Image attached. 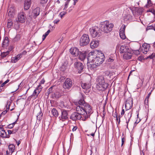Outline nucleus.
Segmentation results:
<instances>
[{
	"label": "nucleus",
	"instance_id": "nucleus-1",
	"mask_svg": "<svg viewBox=\"0 0 155 155\" xmlns=\"http://www.w3.org/2000/svg\"><path fill=\"white\" fill-rule=\"evenodd\" d=\"M78 103V105L76 107V110L79 113L82 114L84 116V119L86 120L89 117L90 114L92 113V107L91 106L85 102L83 99L80 100Z\"/></svg>",
	"mask_w": 155,
	"mask_h": 155
},
{
	"label": "nucleus",
	"instance_id": "nucleus-2",
	"mask_svg": "<svg viewBox=\"0 0 155 155\" xmlns=\"http://www.w3.org/2000/svg\"><path fill=\"white\" fill-rule=\"evenodd\" d=\"M113 27V24L110 23L109 21L107 20L101 22L99 24V27L101 31L106 33L111 32Z\"/></svg>",
	"mask_w": 155,
	"mask_h": 155
},
{
	"label": "nucleus",
	"instance_id": "nucleus-3",
	"mask_svg": "<svg viewBox=\"0 0 155 155\" xmlns=\"http://www.w3.org/2000/svg\"><path fill=\"white\" fill-rule=\"evenodd\" d=\"M91 35L93 38H98L101 35V31L100 27L95 26L90 29Z\"/></svg>",
	"mask_w": 155,
	"mask_h": 155
},
{
	"label": "nucleus",
	"instance_id": "nucleus-4",
	"mask_svg": "<svg viewBox=\"0 0 155 155\" xmlns=\"http://www.w3.org/2000/svg\"><path fill=\"white\" fill-rule=\"evenodd\" d=\"M77 112H74L71 114L70 117V119L74 120L76 121L77 120H82L85 121L86 120L84 119V116L80 113H79L78 111H76Z\"/></svg>",
	"mask_w": 155,
	"mask_h": 155
},
{
	"label": "nucleus",
	"instance_id": "nucleus-5",
	"mask_svg": "<svg viewBox=\"0 0 155 155\" xmlns=\"http://www.w3.org/2000/svg\"><path fill=\"white\" fill-rule=\"evenodd\" d=\"M90 39L87 34H84L80 40V44L81 46H83L87 45L89 42Z\"/></svg>",
	"mask_w": 155,
	"mask_h": 155
},
{
	"label": "nucleus",
	"instance_id": "nucleus-6",
	"mask_svg": "<svg viewBox=\"0 0 155 155\" xmlns=\"http://www.w3.org/2000/svg\"><path fill=\"white\" fill-rule=\"evenodd\" d=\"M97 53L96 54L95 52H90L88 54V56H87V60L88 61L90 62L91 61V57L95 56V57H98L100 58L101 56L103 58H105L104 54L102 52L98 50L97 51Z\"/></svg>",
	"mask_w": 155,
	"mask_h": 155
},
{
	"label": "nucleus",
	"instance_id": "nucleus-7",
	"mask_svg": "<svg viewBox=\"0 0 155 155\" xmlns=\"http://www.w3.org/2000/svg\"><path fill=\"white\" fill-rule=\"evenodd\" d=\"M68 110L65 109H61V115L59 117V121L61 122H63L67 120L68 118Z\"/></svg>",
	"mask_w": 155,
	"mask_h": 155
},
{
	"label": "nucleus",
	"instance_id": "nucleus-8",
	"mask_svg": "<svg viewBox=\"0 0 155 155\" xmlns=\"http://www.w3.org/2000/svg\"><path fill=\"white\" fill-rule=\"evenodd\" d=\"M98 57H95L94 56L91 58V61H93L96 64H97V66H99L102 64L105 59V58L102 57L101 56L100 58Z\"/></svg>",
	"mask_w": 155,
	"mask_h": 155
},
{
	"label": "nucleus",
	"instance_id": "nucleus-9",
	"mask_svg": "<svg viewBox=\"0 0 155 155\" xmlns=\"http://www.w3.org/2000/svg\"><path fill=\"white\" fill-rule=\"evenodd\" d=\"M74 67L75 69L80 74L84 71V65L80 62H76L74 64Z\"/></svg>",
	"mask_w": 155,
	"mask_h": 155
},
{
	"label": "nucleus",
	"instance_id": "nucleus-10",
	"mask_svg": "<svg viewBox=\"0 0 155 155\" xmlns=\"http://www.w3.org/2000/svg\"><path fill=\"white\" fill-rule=\"evenodd\" d=\"M97 84L98 86H101V87H108V83H105V81L103 77L101 76L98 78L97 80Z\"/></svg>",
	"mask_w": 155,
	"mask_h": 155
},
{
	"label": "nucleus",
	"instance_id": "nucleus-11",
	"mask_svg": "<svg viewBox=\"0 0 155 155\" xmlns=\"http://www.w3.org/2000/svg\"><path fill=\"white\" fill-rule=\"evenodd\" d=\"M133 106V100L131 97H128L126 100L125 104V107L126 110H128L130 109Z\"/></svg>",
	"mask_w": 155,
	"mask_h": 155
},
{
	"label": "nucleus",
	"instance_id": "nucleus-12",
	"mask_svg": "<svg viewBox=\"0 0 155 155\" xmlns=\"http://www.w3.org/2000/svg\"><path fill=\"white\" fill-rule=\"evenodd\" d=\"M16 10L15 7L11 6L8 10V15L11 18H13L16 14Z\"/></svg>",
	"mask_w": 155,
	"mask_h": 155
},
{
	"label": "nucleus",
	"instance_id": "nucleus-13",
	"mask_svg": "<svg viewBox=\"0 0 155 155\" xmlns=\"http://www.w3.org/2000/svg\"><path fill=\"white\" fill-rule=\"evenodd\" d=\"M18 21L21 23H24L25 21L26 17L25 14L23 12H21L18 15Z\"/></svg>",
	"mask_w": 155,
	"mask_h": 155
},
{
	"label": "nucleus",
	"instance_id": "nucleus-14",
	"mask_svg": "<svg viewBox=\"0 0 155 155\" xmlns=\"http://www.w3.org/2000/svg\"><path fill=\"white\" fill-rule=\"evenodd\" d=\"M88 52L86 51H80V53L78 56H79V59L81 61H83L88 56Z\"/></svg>",
	"mask_w": 155,
	"mask_h": 155
},
{
	"label": "nucleus",
	"instance_id": "nucleus-15",
	"mask_svg": "<svg viewBox=\"0 0 155 155\" xmlns=\"http://www.w3.org/2000/svg\"><path fill=\"white\" fill-rule=\"evenodd\" d=\"M70 53L74 56L76 57L78 56L80 51L79 49L76 47H72L70 49Z\"/></svg>",
	"mask_w": 155,
	"mask_h": 155
},
{
	"label": "nucleus",
	"instance_id": "nucleus-16",
	"mask_svg": "<svg viewBox=\"0 0 155 155\" xmlns=\"http://www.w3.org/2000/svg\"><path fill=\"white\" fill-rule=\"evenodd\" d=\"M40 12V8L38 7H37L32 10V15L33 17L35 18L37 17L39 15Z\"/></svg>",
	"mask_w": 155,
	"mask_h": 155
},
{
	"label": "nucleus",
	"instance_id": "nucleus-17",
	"mask_svg": "<svg viewBox=\"0 0 155 155\" xmlns=\"http://www.w3.org/2000/svg\"><path fill=\"white\" fill-rule=\"evenodd\" d=\"M132 51L130 49L127 52L124 54L123 58L126 60H129L132 57Z\"/></svg>",
	"mask_w": 155,
	"mask_h": 155
},
{
	"label": "nucleus",
	"instance_id": "nucleus-18",
	"mask_svg": "<svg viewBox=\"0 0 155 155\" xmlns=\"http://www.w3.org/2000/svg\"><path fill=\"white\" fill-rule=\"evenodd\" d=\"M9 54L8 51L4 52H1V54L0 55V60H1V63H2L3 62L4 63L9 62V61H2V60L3 58L6 57Z\"/></svg>",
	"mask_w": 155,
	"mask_h": 155
},
{
	"label": "nucleus",
	"instance_id": "nucleus-19",
	"mask_svg": "<svg viewBox=\"0 0 155 155\" xmlns=\"http://www.w3.org/2000/svg\"><path fill=\"white\" fill-rule=\"evenodd\" d=\"M130 49L129 47L125 45H121L120 46V53H124L127 52Z\"/></svg>",
	"mask_w": 155,
	"mask_h": 155
},
{
	"label": "nucleus",
	"instance_id": "nucleus-20",
	"mask_svg": "<svg viewBox=\"0 0 155 155\" xmlns=\"http://www.w3.org/2000/svg\"><path fill=\"white\" fill-rule=\"evenodd\" d=\"M31 4V0H25L24 8L25 10H28L30 7Z\"/></svg>",
	"mask_w": 155,
	"mask_h": 155
},
{
	"label": "nucleus",
	"instance_id": "nucleus-21",
	"mask_svg": "<svg viewBox=\"0 0 155 155\" xmlns=\"http://www.w3.org/2000/svg\"><path fill=\"white\" fill-rule=\"evenodd\" d=\"M8 147V150H7L6 151L7 155H10V153H12L14 152L15 149V146L14 145L11 144L9 145Z\"/></svg>",
	"mask_w": 155,
	"mask_h": 155
},
{
	"label": "nucleus",
	"instance_id": "nucleus-22",
	"mask_svg": "<svg viewBox=\"0 0 155 155\" xmlns=\"http://www.w3.org/2000/svg\"><path fill=\"white\" fill-rule=\"evenodd\" d=\"M64 85L66 87H71L72 86V82L71 79L67 78L64 82Z\"/></svg>",
	"mask_w": 155,
	"mask_h": 155
},
{
	"label": "nucleus",
	"instance_id": "nucleus-23",
	"mask_svg": "<svg viewBox=\"0 0 155 155\" xmlns=\"http://www.w3.org/2000/svg\"><path fill=\"white\" fill-rule=\"evenodd\" d=\"M99 45V41L98 40H94L91 41L90 44L91 47L92 48L94 49L95 48H97Z\"/></svg>",
	"mask_w": 155,
	"mask_h": 155
},
{
	"label": "nucleus",
	"instance_id": "nucleus-24",
	"mask_svg": "<svg viewBox=\"0 0 155 155\" xmlns=\"http://www.w3.org/2000/svg\"><path fill=\"white\" fill-rule=\"evenodd\" d=\"M132 112L130 111L128 112L127 114L125 115V117L126 120V123L127 124V127H128V124L130 120V117H131Z\"/></svg>",
	"mask_w": 155,
	"mask_h": 155
},
{
	"label": "nucleus",
	"instance_id": "nucleus-25",
	"mask_svg": "<svg viewBox=\"0 0 155 155\" xmlns=\"http://www.w3.org/2000/svg\"><path fill=\"white\" fill-rule=\"evenodd\" d=\"M9 41L8 38V37H5L4 40L2 44V47H5V46L7 47L9 44Z\"/></svg>",
	"mask_w": 155,
	"mask_h": 155
},
{
	"label": "nucleus",
	"instance_id": "nucleus-26",
	"mask_svg": "<svg viewBox=\"0 0 155 155\" xmlns=\"http://www.w3.org/2000/svg\"><path fill=\"white\" fill-rule=\"evenodd\" d=\"M147 43H144L142 45V51L144 54H147L148 51L149 50V48L147 47Z\"/></svg>",
	"mask_w": 155,
	"mask_h": 155
},
{
	"label": "nucleus",
	"instance_id": "nucleus-27",
	"mask_svg": "<svg viewBox=\"0 0 155 155\" xmlns=\"http://www.w3.org/2000/svg\"><path fill=\"white\" fill-rule=\"evenodd\" d=\"M41 88H36L32 95V96L37 97L41 90Z\"/></svg>",
	"mask_w": 155,
	"mask_h": 155
},
{
	"label": "nucleus",
	"instance_id": "nucleus-28",
	"mask_svg": "<svg viewBox=\"0 0 155 155\" xmlns=\"http://www.w3.org/2000/svg\"><path fill=\"white\" fill-rule=\"evenodd\" d=\"M21 36L19 34H17L16 36L12 39V42L15 43L18 42L20 39Z\"/></svg>",
	"mask_w": 155,
	"mask_h": 155
},
{
	"label": "nucleus",
	"instance_id": "nucleus-29",
	"mask_svg": "<svg viewBox=\"0 0 155 155\" xmlns=\"http://www.w3.org/2000/svg\"><path fill=\"white\" fill-rule=\"evenodd\" d=\"M51 113L55 117H57L59 113L57 110L55 108H53L51 110Z\"/></svg>",
	"mask_w": 155,
	"mask_h": 155
},
{
	"label": "nucleus",
	"instance_id": "nucleus-30",
	"mask_svg": "<svg viewBox=\"0 0 155 155\" xmlns=\"http://www.w3.org/2000/svg\"><path fill=\"white\" fill-rule=\"evenodd\" d=\"M13 25V22L12 21V20L9 18L8 19L7 27L8 28H11L12 26Z\"/></svg>",
	"mask_w": 155,
	"mask_h": 155
},
{
	"label": "nucleus",
	"instance_id": "nucleus-31",
	"mask_svg": "<svg viewBox=\"0 0 155 155\" xmlns=\"http://www.w3.org/2000/svg\"><path fill=\"white\" fill-rule=\"evenodd\" d=\"M137 12V15H141L144 9L143 7H136Z\"/></svg>",
	"mask_w": 155,
	"mask_h": 155
},
{
	"label": "nucleus",
	"instance_id": "nucleus-32",
	"mask_svg": "<svg viewBox=\"0 0 155 155\" xmlns=\"http://www.w3.org/2000/svg\"><path fill=\"white\" fill-rule=\"evenodd\" d=\"M132 18V16L128 14H125L124 17V19L126 21L131 20Z\"/></svg>",
	"mask_w": 155,
	"mask_h": 155
},
{
	"label": "nucleus",
	"instance_id": "nucleus-33",
	"mask_svg": "<svg viewBox=\"0 0 155 155\" xmlns=\"http://www.w3.org/2000/svg\"><path fill=\"white\" fill-rule=\"evenodd\" d=\"M67 66L65 63L63 64L61 66L60 68V70L62 71H64L67 68Z\"/></svg>",
	"mask_w": 155,
	"mask_h": 155
},
{
	"label": "nucleus",
	"instance_id": "nucleus-34",
	"mask_svg": "<svg viewBox=\"0 0 155 155\" xmlns=\"http://www.w3.org/2000/svg\"><path fill=\"white\" fill-rule=\"evenodd\" d=\"M148 58L153 59V60L154 58L155 59V53L153 52L151 54L149 55L145 58V59H146V60Z\"/></svg>",
	"mask_w": 155,
	"mask_h": 155
},
{
	"label": "nucleus",
	"instance_id": "nucleus-35",
	"mask_svg": "<svg viewBox=\"0 0 155 155\" xmlns=\"http://www.w3.org/2000/svg\"><path fill=\"white\" fill-rule=\"evenodd\" d=\"M147 3L145 6L146 8H148L151 6L153 5V3L151 0H147Z\"/></svg>",
	"mask_w": 155,
	"mask_h": 155
},
{
	"label": "nucleus",
	"instance_id": "nucleus-36",
	"mask_svg": "<svg viewBox=\"0 0 155 155\" xmlns=\"http://www.w3.org/2000/svg\"><path fill=\"white\" fill-rule=\"evenodd\" d=\"M12 102L10 101H7L6 104V110H8L10 109V106L12 104Z\"/></svg>",
	"mask_w": 155,
	"mask_h": 155
},
{
	"label": "nucleus",
	"instance_id": "nucleus-37",
	"mask_svg": "<svg viewBox=\"0 0 155 155\" xmlns=\"http://www.w3.org/2000/svg\"><path fill=\"white\" fill-rule=\"evenodd\" d=\"M50 30L49 29L46 32H45L44 34L42 36L43 41H44L46 37L50 33Z\"/></svg>",
	"mask_w": 155,
	"mask_h": 155
},
{
	"label": "nucleus",
	"instance_id": "nucleus-38",
	"mask_svg": "<svg viewBox=\"0 0 155 155\" xmlns=\"http://www.w3.org/2000/svg\"><path fill=\"white\" fill-rule=\"evenodd\" d=\"M18 60V59L17 58V56H16L13 57H12L11 58V62L15 63Z\"/></svg>",
	"mask_w": 155,
	"mask_h": 155
},
{
	"label": "nucleus",
	"instance_id": "nucleus-39",
	"mask_svg": "<svg viewBox=\"0 0 155 155\" xmlns=\"http://www.w3.org/2000/svg\"><path fill=\"white\" fill-rule=\"evenodd\" d=\"M81 87H90V84L89 83L87 84L86 83H83L81 81Z\"/></svg>",
	"mask_w": 155,
	"mask_h": 155
},
{
	"label": "nucleus",
	"instance_id": "nucleus-40",
	"mask_svg": "<svg viewBox=\"0 0 155 155\" xmlns=\"http://www.w3.org/2000/svg\"><path fill=\"white\" fill-rule=\"evenodd\" d=\"M7 135L6 132L4 130L1 132V134H0V136L3 137H6Z\"/></svg>",
	"mask_w": 155,
	"mask_h": 155
},
{
	"label": "nucleus",
	"instance_id": "nucleus-41",
	"mask_svg": "<svg viewBox=\"0 0 155 155\" xmlns=\"http://www.w3.org/2000/svg\"><path fill=\"white\" fill-rule=\"evenodd\" d=\"M120 35L121 38L122 39H124L126 38V37L124 34V32L120 31Z\"/></svg>",
	"mask_w": 155,
	"mask_h": 155
},
{
	"label": "nucleus",
	"instance_id": "nucleus-42",
	"mask_svg": "<svg viewBox=\"0 0 155 155\" xmlns=\"http://www.w3.org/2000/svg\"><path fill=\"white\" fill-rule=\"evenodd\" d=\"M131 10L133 15H137V12L136 11V7L133 8Z\"/></svg>",
	"mask_w": 155,
	"mask_h": 155
},
{
	"label": "nucleus",
	"instance_id": "nucleus-43",
	"mask_svg": "<svg viewBox=\"0 0 155 155\" xmlns=\"http://www.w3.org/2000/svg\"><path fill=\"white\" fill-rule=\"evenodd\" d=\"M147 12H150L152 13L154 15V17H155V10L154 9L152 8L150 9L147 11Z\"/></svg>",
	"mask_w": 155,
	"mask_h": 155
},
{
	"label": "nucleus",
	"instance_id": "nucleus-44",
	"mask_svg": "<svg viewBox=\"0 0 155 155\" xmlns=\"http://www.w3.org/2000/svg\"><path fill=\"white\" fill-rule=\"evenodd\" d=\"M137 59L141 61H144L145 60H146V59H145V58H144V56L142 55H141L139 56L138 58Z\"/></svg>",
	"mask_w": 155,
	"mask_h": 155
},
{
	"label": "nucleus",
	"instance_id": "nucleus-45",
	"mask_svg": "<svg viewBox=\"0 0 155 155\" xmlns=\"http://www.w3.org/2000/svg\"><path fill=\"white\" fill-rule=\"evenodd\" d=\"M133 53L135 55H138L140 54V51L139 50H133Z\"/></svg>",
	"mask_w": 155,
	"mask_h": 155
},
{
	"label": "nucleus",
	"instance_id": "nucleus-46",
	"mask_svg": "<svg viewBox=\"0 0 155 155\" xmlns=\"http://www.w3.org/2000/svg\"><path fill=\"white\" fill-rule=\"evenodd\" d=\"M9 80L7 79L5 81L4 83H2L0 86V87H3L6 84L9 82Z\"/></svg>",
	"mask_w": 155,
	"mask_h": 155
},
{
	"label": "nucleus",
	"instance_id": "nucleus-47",
	"mask_svg": "<svg viewBox=\"0 0 155 155\" xmlns=\"http://www.w3.org/2000/svg\"><path fill=\"white\" fill-rule=\"evenodd\" d=\"M153 28H154L153 25H149L147 26L146 28V30L147 31L149 30H153Z\"/></svg>",
	"mask_w": 155,
	"mask_h": 155
},
{
	"label": "nucleus",
	"instance_id": "nucleus-48",
	"mask_svg": "<svg viewBox=\"0 0 155 155\" xmlns=\"http://www.w3.org/2000/svg\"><path fill=\"white\" fill-rule=\"evenodd\" d=\"M14 48V47L12 45H10L8 48V50L6 51H8L9 53V52L11 51Z\"/></svg>",
	"mask_w": 155,
	"mask_h": 155
},
{
	"label": "nucleus",
	"instance_id": "nucleus-49",
	"mask_svg": "<svg viewBox=\"0 0 155 155\" xmlns=\"http://www.w3.org/2000/svg\"><path fill=\"white\" fill-rule=\"evenodd\" d=\"M126 28V26L123 25L121 28L120 29V31L124 32V31Z\"/></svg>",
	"mask_w": 155,
	"mask_h": 155
},
{
	"label": "nucleus",
	"instance_id": "nucleus-50",
	"mask_svg": "<svg viewBox=\"0 0 155 155\" xmlns=\"http://www.w3.org/2000/svg\"><path fill=\"white\" fill-rule=\"evenodd\" d=\"M67 13V12H61L59 14V15H60V17L62 18L63 16L65 15Z\"/></svg>",
	"mask_w": 155,
	"mask_h": 155
},
{
	"label": "nucleus",
	"instance_id": "nucleus-51",
	"mask_svg": "<svg viewBox=\"0 0 155 155\" xmlns=\"http://www.w3.org/2000/svg\"><path fill=\"white\" fill-rule=\"evenodd\" d=\"M45 82V80L44 79H43L42 80H41V81H40L39 85L37 86V87H40L41 86V84H44Z\"/></svg>",
	"mask_w": 155,
	"mask_h": 155
},
{
	"label": "nucleus",
	"instance_id": "nucleus-52",
	"mask_svg": "<svg viewBox=\"0 0 155 155\" xmlns=\"http://www.w3.org/2000/svg\"><path fill=\"white\" fill-rule=\"evenodd\" d=\"M8 111V110H5L2 112L0 115V118L1 117L4 116L7 113Z\"/></svg>",
	"mask_w": 155,
	"mask_h": 155
},
{
	"label": "nucleus",
	"instance_id": "nucleus-53",
	"mask_svg": "<svg viewBox=\"0 0 155 155\" xmlns=\"http://www.w3.org/2000/svg\"><path fill=\"white\" fill-rule=\"evenodd\" d=\"M104 74L105 75L108 76L110 74V71H107L104 72Z\"/></svg>",
	"mask_w": 155,
	"mask_h": 155
},
{
	"label": "nucleus",
	"instance_id": "nucleus-54",
	"mask_svg": "<svg viewBox=\"0 0 155 155\" xmlns=\"http://www.w3.org/2000/svg\"><path fill=\"white\" fill-rule=\"evenodd\" d=\"M78 127L76 126H74L72 129V131L73 132H75L78 129Z\"/></svg>",
	"mask_w": 155,
	"mask_h": 155
},
{
	"label": "nucleus",
	"instance_id": "nucleus-55",
	"mask_svg": "<svg viewBox=\"0 0 155 155\" xmlns=\"http://www.w3.org/2000/svg\"><path fill=\"white\" fill-rule=\"evenodd\" d=\"M69 3H68V2H66L65 5H64V7L63 9L64 10H66L67 8H68V5Z\"/></svg>",
	"mask_w": 155,
	"mask_h": 155
},
{
	"label": "nucleus",
	"instance_id": "nucleus-56",
	"mask_svg": "<svg viewBox=\"0 0 155 155\" xmlns=\"http://www.w3.org/2000/svg\"><path fill=\"white\" fill-rule=\"evenodd\" d=\"M107 61L108 62H112L114 61V59L111 58L107 59Z\"/></svg>",
	"mask_w": 155,
	"mask_h": 155
},
{
	"label": "nucleus",
	"instance_id": "nucleus-57",
	"mask_svg": "<svg viewBox=\"0 0 155 155\" xmlns=\"http://www.w3.org/2000/svg\"><path fill=\"white\" fill-rule=\"evenodd\" d=\"M125 140V139L124 137H123L121 139V146H122L124 144V141Z\"/></svg>",
	"mask_w": 155,
	"mask_h": 155
},
{
	"label": "nucleus",
	"instance_id": "nucleus-58",
	"mask_svg": "<svg viewBox=\"0 0 155 155\" xmlns=\"http://www.w3.org/2000/svg\"><path fill=\"white\" fill-rule=\"evenodd\" d=\"M48 0H40V3L41 4H45L46 3Z\"/></svg>",
	"mask_w": 155,
	"mask_h": 155
},
{
	"label": "nucleus",
	"instance_id": "nucleus-59",
	"mask_svg": "<svg viewBox=\"0 0 155 155\" xmlns=\"http://www.w3.org/2000/svg\"><path fill=\"white\" fill-rule=\"evenodd\" d=\"M16 56H17V58L19 60V59L21 58L22 57V55L21 54V53H20L17 55Z\"/></svg>",
	"mask_w": 155,
	"mask_h": 155
},
{
	"label": "nucleus",
	"instance_id": "nucleus-60",
	"mask_svg": "<svg viewBox=\"0 0 155 155\" xmlns=\"http://www.w3.org/2000/svg\"><path fill=\"white\" fill-rule=\"evenodd\" d=\"M14 126H13V125L12 124H10L8 125L7 127L8 128L11 129Z\"/></svg>",
	"mask_w": 155,
	"mask_h": 155
},
{
	"label": "nucleus",
	"instance_id": "nucleus-61",
	"mask_svg": "<svg viewBox=\"0 0 155 155\" xmlns=\"http://www.w3.org/2000/svg\"><path fill=\"white\" fill-rule=\"evenodd\" d=\"M153 89H153V88L152 89V90H151L150 91L149 93L148 94V95H147V98H148V97H150V95H151V93H152V92L153 91Z\"/></svg>",
	"mask_w": 155,
	"mask_h": 155
},
{
	"label": "nucleus",
	"instance_id": "nucleus-62",
	"mask_svg": "<svg viewBox=\"0 0 155 155\" xmlns=\"http://www.w3.org/2000/svg\"><path fill=\"white\" fill-rule=\"evenodd\" d=\"M23 83L21 82L20 84H18V87H22L23 86Z\"/></svg>",
	"mask_w": 155,
	"mask_h": 155
},
{
	"label": "nucleus",
	"instance_id": "nucleus-63",
	"mask_svg": "<svg viewBox=\"0 0 155 155\" xmlns=\"http://www.w3.org/2000/svg\"><path fill=\"white\" fill-rule=\"evenodd\" d=\"M90 88H82V89L84 91V90H86L87 91H89L90 90Z\"/></svg>",
	"mask_w": 155,
	"mask_h": 155
},
{
	"label": "nucleus",
	"instance_id": "nucleus-64",
	"mask_svg": "<svg viewBox=\"0 0 155 155\" xmlns=\"http://www.w3.org/2000/svg\"><path fill=\"white\" fill-rule=\"evenodd\" d=\"M27 52L25 50L24 51L22 52L21 53V54L22 55H25L26 54Z\"/></svg>",
	"mask_w": 155,
	"mask_h": 155
}]
</instances>
